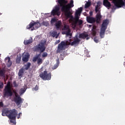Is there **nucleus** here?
<instances>
[{"label":"nucleus","instance_id":"nucleus-8","mask_svg":"<svg viewBox=\"0 0 125 125\" xmlns=\"http://www.w3.org/2000/svg\"><path fill=\"white\" fill-rule=\"evenodd\" d=\"M39 27H41V23L32 21L26 27V28L31 29V30L33 31V30H36V29H38Z\"/></svg>","mask_w":125,"mask_h":125},{"label":"nucleus","instance_id":"nucleus-7","mask_svg":"<svg viewBox=\"0 0 125 125\" xmlns=\"http://www.w3.org/2000/svg\"><path fill=\"white\" fill-rule=\"evenodd\" d=\"M11 95H12V88L10 82H8L4 90V96H11Z\"/></svg>","mask_w":125,"mask_h":125},{"label":"nucleus","instance_id":"nucleus-9","mask_svg":"<svg viewBox=\"0 0 125 125\" xmlns=\"http://www.w3.org/2000/svg\"><path fill=\"white\" fill-rule=\"evenodd\" d=\"M40 76L42 80H44L45 81L49 80L51 79V74L50 73H47L46 70H45L41 73Z\"/></svg>","mask_w":125,"mask_h":125},{"label":"nucleus","instance_id":"nucleus-25","mask_svg":"<svg viewBox=\"0 0 125 125\" xmlns=\"http://www.w3.org/2000/svg\"><path fill=\"white\" fill-rule=\"evenodd\" d=\"M56 27L57 29H59V28L61 27V22L60 21H58L56 23Z\"/></svg>","mask_w":125,"mask_h":125},{"label":"nucleus","instance_id":"nucleus-5","mask_svg":"<svg viewBox=\"0 0 125 125\" xmlns=\"http://www.w3.org/2000/svg\"><path fill=\"white\" fill-rule=\"evenodd\" d=\"M108 24H109V20H105L104 21L102 25V27L101 28V31L100 33V36L102 38H104L105 31H106V29H107V26H108Z\"/></svg>","mask_w":125,"mask_h":125},{"label":"nucleus","instance_id":"nucleus-30","mask_svg":"<svg viewBox=\"0 0 125 125\" xmlns=\"http://www.w3.org/2000/svg\"><path fill=\"white\" fill-rule=\"evenodd\" d=\"M42 24L43 26H45L46 27L49 25V23H48V21H43Z\"/></svg>","mask_w":125,"mask_h":125},{"label":"nucleus","instance_id":"nucleus-27","mask_svg":"<svg viewBox=\"0 0 125 125\" xmlns=\"http://www.w3.org/2000/svg\"><path fill=\"white\" fill-rule=\"evenodd\" d=\"M57 21V18H53L51 20V23L52 25V24H54V23H55V22Z\"/></svg>","mask_w":125,"mask_h":125},{"label":"nucleus","instance_id":"nucleus-16","mask_svg":"<svg viewBox=\"0 0 125 125\" xmlns=\"http://www.w3.org/2000/svg\"><path fill=\"white\" fill-rule=\"evenodd\" d=\"M5 61L8 67H10V66H11L12 63L11 62V61H10V59L9 58V57L6 58L5 59Z\"/></svg>","mask_w":125,"mask_h":125},{"label":"nucleus","instance_id":"nucleus-43","mask_svg":"<svg viewBox=\"0 0 125 125\" xmlns=\"http://www.w3.org/2000/svg\"><path fill=\"white\" fill-rule=\"evenodd\" d=\"M7 76H6V79H7Z\"/></svg>","mask_w":125,"mask_h":125},{"label":"nucleus","instance_id":"nucleus-19","mask_svg":"<svg viewBox=\"0 0 125 125\" xmlns=\"http://www.w3.org/2000/svg\"><path fill=\"white\" fill-rule=\"evenodd\" d=\"M95 29H96V26H93V29H92V35L93 37H95L96 35V31H95Z\"/></svg>","mask_w":125,"mask_h":125},{"label":"nucleus","instance_id":"nucleus-28","mask_svg":"<svg viewBox=\"0 0 125 125\" xmlns=\"http://www.w3.org/2000/svg\"><path fill=\"white\" fill-rule=\"evenodd\" d=\"M30 66H31V63L28 62L26 63V64L25 65V70H28L29 68H30Z\"/></svg>","mask_w":125,"mask_h":125},{"label":"nucleus","instance_id":"nucleus-42","mask_svg":"<svg viewBox=\"0 0 125 125\" xmlns=\"http://www.w3.org/2000/svg\"><path fill=\"white\" fill-rule=\"evenodd\" d=\"M88 26H89V27H91V25H89Z\"/></svg>","mask_w":125,"mask_h":125},{"label":"nucleus","instance_id":"nucleus-10","mask_svg":"<svg viewBox=\"0 0 125 125\" xmlns=\"http://www.w3.org/2000/svg\"><path fill=\"white\" fill-rule=\"evenodd\" d=\"M113 3L118 8L122 7V6H123L124 8H125V4L124 0H113Z\"/></svg>","mask_w":125,"mask_h":125},{"label":"nucleus","instance_id":"nucleus-38","mask_svg":"<svg viewBox=\"0 0 125 125\" xmlns=\"http://www.w3.org/2000/svg\"><path fill=\"white\" fill-rule=\"evenodd\" d=\"M59 42H60V41L59 40H58V41H57L56 42V43H59Z\"/></svg>","mask_w":125,"mask_h":125},{"label":"nucleus","instance_id":"nucleus-14","mask_svg":"<svg viewBox=\"0 0 125 125\" xmlns=\"http://www.w3.org/2000/svg\"><path fill=\"white\" fill-rule=\"evenodd\" d=\"M33 61L34 62H36V61H37V64H38V65H41V64L42 63L43 61L42 59L40 58V56H37L33 58Z\"/></svg>","mask_w":125,"mask_h":125},{"label":"nucleus","instance_id":"nucleus-23","mask_svg":"<svg viewBox=\"0 0 125 125\" xmlns=\"http://www.w3.org/2000/svg\"><path fill=\"white\" fill-rule=\"evenodd\" d=\"M32 42H33V40H32V39L29 40H25L24 41V44H25V45H26V44H29V43H31Z\"/></svg>","mask_w":125,"mask_h":125},{"label":"nucleus","instance_id":"nucleus-26","mask_svg":"<svg viewBox=\"0 0 125 125\" xmlns=\"http://www.w3.org/2000/svg\"><path fill=\"white\" fill-rule=\"evenodd\" d=\"M91 4V3L90 2V1H86V4H85V8H87V7H88L89 6H90Z\"/></svg>","mask_w":125,"mask_h":125},{"label":"nucleus","instance_id":"nucleus-29","mask_svg":"<svg viewBox=\"0 0 125 125\" xmlns=\"http://www.w3.org/2000/svg\"><path fill=\"white\" fill-rule=\"evenodd\" d=\"M20 61H21V56H19L17 57V60H16V62L17 63H20Z\"/></svg>","mask_w":125,"mask_h":125},{"label":"nucleus","instance_id":"nucleus-41","mask_svg":"<svg viewBox=\"0 0 125 125\" xmlns=\"http://www.w3.org/2000/svg\"><path fill=\"white\" fill-rule=\"evenodd\" d=\"M43 67H42V68H41V70L42 71V68H43Z\"/></svg>","mask_w":125,"mask_h":125},{"label":"nucleus","instance_id":"nucleus-34","mask_svg":"<svg viewBox=\"0 0 125 125\" xmlns=\"http://www.w3.org/2000/svg\"><path fill=\"white\" fill-rule=\"evenodd\" d=\"M39 90V86L36 85L35 87V88L33 89V90H35L36 91H37V90Z\"/></svg>","mask_w":125,"mask_h":125},{"label":"nucleus","instance_id":"nucleus-6","mask_svg":"<svg viewBox=\"0 0 125 125\" xmlns=\"http://www.w3.org/2000/svg\"><path fill=\"white\" fill-rule=\"evenodd\" d=\"M62 30V35H66V37L69 36V38H71L72 33H71V29H70L69 25L67 24H64V26Z\"/></svg>","mask_w":125,"mask_h":125},{"label":"nucleus","instance_id":"nucleus-36","mask_svg":"<svg viewBox=\"0 0 125 125\" xmlns=\"http://www.w3.org/2000/svg\"><path fill=\"white\" fill-rule=\"evenodd\" d=\"M22 114L21 113H19L18 116H17V118L18 119H19V118H20V115H21Z\"/></svg>","mask_w":125,"mask_h":125},{"label":"nucleus","instance_id":"nucleus-40","mask_svg":"<svg viewBox=\"0 0 125 125\" xmlns=\"http://www.w3.org/2000/svg\"><path fill=\"white\" fill-rule=\"evenodd\" d=\"M89 13H90V15H92V12H90Z\"/></svg>","mask_w":125,"mask_h":125},{"label":"nucleus","instance_id":"nucleus-18","mask_svg":"<svg viewBox=\"0 0 125 125\" xmlns=\"http://www.w3.org/2000/svg\"><path fill=\"white\" fill-rule=\"evenodd\" d=\"M104 5L106 7H110L111 6V4L109 2L108 0H104Z\"/></svg>","mask_w":125,"mask_h":125},{"label":"nucleus","instance_id":"nucleus-39","mask_svg":"<svg viewBox=\"0 0 125 125\" xmlns=\"http://www.w3.org/2000/svg\"><path fill=\"white\" fill-rule=\"evenodd\" d=\"M45 15H48V16H50L51 14H45Z\"/></svg>","mask_w":125,"mask_h":125},{"label":"nucleus","instance_id":"nucleus-3","mask_svg":"<svg viewBox=\"0 0 125 125\" xmlns=\"http://www.w3.org/2000/svg\"><path fill=\"white\" fill-rule=\"evenodd\" d=\"M8 113H10V114L8 115V118H9L11 123H12L13 124H16L15 119H16L17 111L15 109L6 112H5V110H3L2 115L4 116H6Z\"/></svg>","mask_w":125,"mask_h":125},{"label":"nucleus","instance_id":"nucleus-1","mask_svg":"<svg viewBox=\"0 0 125 125\" xmlns=\"http://www.w3.org/2000/svg\"><path fill=\"white\" fill-rule=\"evenodd\" d=\"M58 2L62 6V10L64 13L66 19L69 18V22L71 23L72 28L75 29L78 25L81 26L83 24V21L80 20V17L81 16V13L83 11V8H79L76 10L75 17L74 18L72 16V12L70 10V8L74 7V1L71 0L70 3L67 5H66L67 1L65 0H58Z\"/></svg>","mask_w":125,"mask_h":125},{"label":"nucleus","instance_id":"nucleus-15","mask_svg":"<svg viewBox=\"0 0 125 125\" xmlns=\"http://www.w3.org/2000/svg\"><path fill=\"white\" fill-rule=\"evenodd\" d=\"M22 61L23 62H27L29 60V53L27 52H24L22 54Z\"/></svg>","mask_w":125,"mask_h":125},{"label":"nucleus","instance_id":"nucleus-11","mask_svg":"<svg viewBox=\"0 0 125 125\" xmlns=\"http://www.w3.org/2000/svg\"><path fill=\"white\" fill-rule=\"evenodd\" d=\"M13 92L15 93L16 96L15 98V102L16 103L17 105H20V104L23 102L24 100L21 99L15 91H13Z\"/></svg>","mask_w":125,"mask_h":125},{"label":"nucleus","instance_id":"nucleus-2","mask_svg":"<svg viewBox=\"0 0 125 125\" xmlns=\"http://www.w3.org/2000/svg\"><path fill=\"white\" fill-rule=\"evenodd\" d=\"M81 39H86V40L87 41L90 39V37L86 32L78 34L75 36L73 41L72 40V39H69L65 42H62L60 44H59L57 52H62V50H64V49L68 47V45H73L74 46L78 45V44H79L80 43Z\"/></svg>","mask_w":125,"mask_h":125},{"label":"nucleus","instance_id":"nucleus-13","mask_svg":"<svg viewBox=\"0 0 125 125\" xmlns=\"http://www.w3.org/2000/svg\"><path fill=\"white\" fill-rule=\"evenodd\" d=\"M45 44V41H43L42 42L40 43L37 46L38 50H40L41 52L44 51L45 50V46H44Z\"/></svg>","mask_w":125,"mask_h":125},{"label":"nucleus","instance_id":"nucleus-31","mask_svg":"<svg viewBox=\"0 0 125 125\" xmlns=\"http://www.w3.org/2000/svg\"><path fill=\"white\" fill-rule=\"evenodd\" d=\"M47 57V53L46 52H43L42 54V58H45V57Z\"/></svg>","mask_w":125,"mask_h":125},{"label":"nucleus","instance_id":"nucleus-22","mask_svg":"<svg viewBox=\"0 0 125 125\" xmlns=\"http://www.w3.org/2000/svg\"><path fill=\"white\" fill-rule=\"evenodd\" d=\"M25 70L24 68H21L19 72V77H22V75H23V73H24Z\"/></svg>","mask_w":125,"mask_h":125},{"label":"nucleus","instance_id":"nucleus-35","mask_svg":"<svg viewBox=\"0 0 125 125\" xmlns=\"http://www.w3.org/2000/svg\"><path fill=\"white\" fill-rule=\"evenodd\" d=\"M3 87V83L0 82V88Z\"/></svg>","mask_w":125,"mask_h":125},{"label":"nucleus","instance_id":"nucleus-37","mask_svg":"<svg viewBox=\"0 0 125 125\" xmlns=\"http://www.w3.org/2000/svg\"><path fill=\"white\" fill-rule=\"evenodd\" d=\"M2 103L0 102V107H2Z\"/></svg>","mask_w":125,"mask_h":125},{"label":"nucleus","instance_id":"nucleus-12","mask_svg":"<svg viewBox=\"0 0 125 125\" xmlns=\"http://www.w3.org/2000/svg\"><path fill=\"white\" fill-rule=\"evenodd\" d=\"M60 9V7L59 5L56 6L51 11L52 15H57L58 16H59V15H60V11H59Z\"/></svg>","mask_w":125,"mask_h":125},{"label":"nucleus","instance_id":"nucleus-21","mask_svg":"<svg viewBox=\"0 0 125 125\" xmlns=\"http://www.w3.org/2000/svg\"><path fill=\"white\" fill-rule=\"evenodd\" d=\"M52 37H53V38H56V39H57V37L59 36V33L57 34V32H56V31H54L52 33Z\"/></svg>","mask_w":125,"mask_h":125},{"label":"nucleus","instance_id":"nucleus-24","mask_svg":"<svg viewBox=\"0 0 125 125\" xmlns=\"http://www.w3.org/2000/svg\"><path fill=\"white\" fill-rule=\"evenodd\" d=\"M4 73V70H0V76L1 77H3L4 80L5 81V76L3 74Z\"/></svg>","mask_w":125,"mask_h":125},{"label":"nucleus","instance_id":"nucleus-4","mask_svg":"<svg viewBox=\"0 0 125 125\" xmlns=\"http://www.w3.org/2000/svg\"><path fill=\"white\" fill-rule=\"evenodd\" d=\"M101 4H102L101 2H100V1L98 2L97 5L95 8V11H96V13H97V14H96L97 23H99V22H100L101 17H102V16H101V14H100V11H101L100 6L101 5Z\"/></svg>","mask_w":125,"mask_h":125},{"label":"nucleus","instance_id":"nucleus-20","mask_svg":"<svg viewBox=\"0 0 125 125\" xmlns=\"http://www.w3.org/2000/svg\"><path fill=\"white\" fill-rule=\"evenodd\" d=\"M26 89H27V86H24L23 88H21L20 90V94H21H21H23V93H24L26 91Z\"/></svg>","mask_w":125,"mask_h":125},{"label":"nucleus","instance_id":"nucleus-33","mask_svg":"<svg viewBox=\"0 0 125 125\" xmlns=\"http://www.w3.org/2000/svg\"><path fill=\"white\" fill-rule=\"evenodd\" d=\"M94 41L95 42H96L97 43V42H99V40H98V38L97 37L94 38Z\"/></svg>","mask_w":125,"mask_h":125},{"label":"nucleus","instance_id":"nucleus-32","mask_svg":"<svg viewBox=\"0 0 125 125\" xmlns=\"http://www.w3.org/2000/svg\"><path fill=\"white\" fill-rule=\"evenodd\" d=\"M59 66V62L58 60L57 62V63L55 65H54L53 69H56V68H57V67H58Z\"/></svg>","mask_w":125,"mask_h":125},{"label":"nucleus","instance_id":"nucleus-17","mask_svg":"<svg viewBox=\"0 0 125 125\" xmlns=\"http://www.w3.org/2000/svg\"><path fill=\"white\" fill-rule=\"evenodd\" d=\"M87 21L88 23H93V22H95V19L92 17H87Z\"/></svg>","mask_w":125,"mask_h":125}]
</instances>
